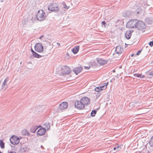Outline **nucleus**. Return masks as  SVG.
I'll return each mask as SVG.
<instances>
[{
	"label": "nucleus",
	"instance_id": "f257e3e1",
	"mask_svg": "<svg viewBox=\"0 0 153 153\" xmlns=\"http://www.w3.org/2000/svg\"><path fill=\"white\" fill-rule=\"evenodd\" d=\"M46 16L45 13L43 10H39L36 14V18L37 20L40 21H43L46 19Z\"/></svg>",
	"mask_w": 153,
	"mask_h": 153
},
{
	"label": "nucleus",
	"instance_id": "f03ea898",
	"mask_svg": "<svg viewBox=\"0 0 153 153\" xmlns=\"http://www.w3.org/2000/svg\"><path fill=\"white\" fill-rule=\"evenodd\" d=\"M48 9L51 11H56L59 10L58 5L56 3H53L50 4L48 7Z\"/></svg>",
	"mask_w": 153,
	"mask_h": 153
},
{
	"label": "nucleus",
	"instance_id": "7ed1b4c3",
	"mask_svg": "<svg viewBox=\"0 0 153 153\" xmlns=\"http://www.w3.org/2000/svg\"><path fill=\"white\" fill-rule=\"evenodd\" d=\"M60 71L61 73L63 74H69L71 72L70 68L66 66H62L61 68Z\"/></svg>",
	"mask_w": 153,
	"mask_h": 153
},
{
	"label": "nucleus",
	"instance_id": "20e7f679",
	"mask_svg": "<svg viewBox=\"0 0 153 153\" xmlns=\"http://www.w3.org/2000/svg\"><path fill=\"white\" fill-rule=\"evenodd\" d=\"M137 19L130 20L126 24V27L128 28L136 27Z\"/></svg>",
	"mask_w": 153,
	"mask_h": 153
},
{
	"label": "nucleus",
	"instance_id": "39448f33",
	"mask_svg": "<svg viewBox=\"0 0 153 153\" xmlns=\"http://www.w3.org/2000/svg\"><path fill=\"white\" fill-rule=\"evenodd\" d=\"M137 22L136 28L140 30H143L146 28V25L143 21H139L137 20Z\"/></svg>",
	"mask_w": 153,
	"mask_h": 153
},
{
	"label": "nucleus",
	"instance_id": "423d86ee",
	"mask_svg": "<svg viewBox=\"0 0 153 153\" xmlns=\"http://www.w3.org/2000/svg\"><path fill=\"white\" fill-rule=\"evenodd\" d=\"M10 143L13 145H17L20 142L19 139L17 136L13 135L10 139Z\"/></svg>",
	"mask_w": 153,
	"mask_h": 153
},
{
	"label": "nucleus",
	"instance_id": "0eeeda50",
	"mask_svg": "<svg viewBox=\"0 0 153 153\" xmlns=\"http://www.w3.org/2000/svg\"><path fill=\"white\" fill-rule=\"evenodd\" d=\"M35 50L38 52H42L44 51V48L40 43H37L34 47Z\"/></svg>",
	"mask_w": 153,
	"mask_h": 153
},
{
	"label": "nucleus",
	"instance_id": "6e6552de",
	"mask_svg": "<svg viewBox=\"0 0 153 153\" xmlns=\"http://www.w3.org/2000/svg\"><path fill=\"white\" fill-rule=\"evenodd\" d=\"M75 106L77 109L79 110L83 109L85 108V106L83 105L80 100V101L78 100L76 101L75 103Z\"/></svg>",
	"mask_w": 153,
	"mask_h": 153
},
{
	"label": "nucleus",
	"instance_id": "1a4fd4ad",
	"mask_svg": "<svg viewBox=\"0 0 153 153\" xmlns=\"http://www.w3.org/2000/svg\"><path fill=\"white\" fill-rule=\"evenodd\" d=\"M80 100L84 106L90 103V100L87 97H83Z\"/></svg>",
	"mask_w": 153,
	"mask_h": 153
},
{
	"label": "nucleus",
	"instance_id": "9d476101",
	"mask_svg": "<svg viewBox=\"0 0 153 153\" xmlns=\"http://www.w3.org/2000/svg\"><path fill=\"white\" fill-rule=\"evenodd\" d=\"M68 107V103L66 102H61L59 105V108L61 110L67 108Z\"/></svg>",
	"mask_w": 153,
	"mask_h": 153
},
{
	"label": "nucleus",
	"instance_id": "9b49d317",
	"mask_svg": "<svg viewBox=\"0 0 153 153\" xmlns=\"http://www.w3.org/2000/svg\"><path fill=\"white\" fill-rule=\"evenodd\" d=\"M46 131V130L44 128L39 129L37 131V134L39 136H42L45 134Z\"/></svg>",
	"mask_w": 153,
	"mask_h": 153
},
{
	"label": "nucleus",
	"instance_id": "f8f14e48",
	"mask_svg": "<svg viewBox=\"0 0 153 153\" xmlns=\"http://www.w3.org/2000/svg\"><path fill=\"white\" fill-rule=\"evenodd\" d=\"M115 51L117 53L121 54L123 52V48H121L120 46L119 45L117 46Z\"/></svg>",
	"mask_w": 153,
	"mask_h": 153
},
{
	"label": "nucleus",
	"instance_id": "ddd939ff",
	"mask_svg": "<svg viewBox=\"0 0 153 153\" xmlns=\"http://www.w3.org/2000/svg\"><path fill=\"white\" fill-rule=\"evenodd\" d=\"M82 67H79L74 68L73 70V71L77 75L82 71Z\"/></svg>",
	"mask_w": 153,
	"mask_h": 153
},
{
	"label": "nucleus",
	"instance_id": "4468645a",
	"mask_svg": "<svg viewBox=\"0 0 153 153\" xmlns=\"http://www.w3.org/2000/svg\"><path fill=\"white\" fill-rule=\"evenodd\" d=\"M133 32V30H131L127 31L125 33V36L126 38L128 39L130 38L131 34Z\"/></svg>",
	"mask_w": 153,
	"mask_h": 153
},
{
	"label": "nucleus",
	"instance_id": "2eb2a0df",
	"mask_svg": "<svg viewBox=\"0 0 153 153\" xmlns=\"http://www.w3.org/2000/svg\"><path fill=\"white\" fill-rule=\"evenodd\" d=\"M98 63L101 65H104L107 63V62L106 60H103L99 58L97 59Z\"/></svg>",
	"mask_w": 153,
	"mask_h": 153
},
{
	"label": "nucleus",
	"instance_id": "dca6fc26",
	"mask_svg": "<svg viewBox=\"0 0 153 153\" xmlns=\"http://www.w3.org/2000/svg\"><path fill=\"white\" fill-rule=\"evenodd\" d=\"M79 46H75L72 50L73 53L74 54L77 53L79 51Z\"/></svg>",
	"mask_w": 153,
	"mask_h": 153
},
{
	"label": "nucleus",
	"instance_id": "f3484780",
	"mask_svg": "<svg viewBox=\"0 0 153 153\" xmlns=\"http://www.w3.org/2000/svg\"><path fill=\"white\" fill-rule=\"evenodd\" d=\"M9 79L8 77H7L4 80L3 82V83L2 85V88H6V87L7 85L6 84V83L7 82V81H8Z\"/></svg>",
	"mask_w": 153,
	"mask_h": 153
},
{
	"label": "nucleus",
	"instance_id": "a211bd4d",
	"mask_svg": "<svg viewBox=\"0 0 153 153\" xmlns=\"http://www.w3.org/2000/svg\"><path fill=\"white\" fill-rule=\"evenodd\" d=\"M145 20L148 24H152L153 22V18L151 17L146 18Z\"/></svg>",
	"mask_w": 153,
	"mask_h": 153
},
{
	"label": "nucleus",
	"instance_id": "6ab92c4d",
	"mask_svg": "<svg viewBox=\"0 0 153 153\" xmlns=\"http://www.w3.org/2000/svg\"><path fill=\"white\" fill-rule=\"evenodd\" d=\"M22 134L25 135L29 136L30 135L29 132L26 130H24L22 131Z\"/></svg>",
	"mask_w": 153,
	"mask_h": 153
},
{
	"label": "nucleus",
	"instance_id": "aec40b11",
	"mask_svg": "<svg viewBox=\"0 0 153 153\" xmlns=\"http://www.w3.org/2000/svg\"><path fill=\"white\" fill-rule=\"evenodd\" d=\"M33 55L35 58H40L43 56H42L39 55L36 52H35L33 54Z\"/></svg>",
	"mask_w": 153,
	"mask_h": 153
},
{
	"label": "nucleus",
	"instance_id": "412c9836",
	"mask_svg": "<svg viewBox=\"0 0 153 153\" xmlns=\"http://www.w3.org/2000/svg\"><path fill=\"white\" fill-rule=\"evenodd\" d=\"M108 84V82L105 83L103 84V85H101L100 87L101 88V90H104L105 89L107 88V85Z\"/></svg>",
	"mask_w": 153,
	"mask_h": 153
},
{
	"label": "nucleus",
	"instance_id": "4be33fe9",
	"mask_svg": "<svg viewBox=\"0 0 153 153\" xmlns=\"http://www.w3.org/2000/svg\"><path fill=\"white\" fill-rule=\"evenodd\" d=\"M142 13V10L140 8H137L134 12V13L136 15L141 14Z\"/></svg>",
	"mask_w": 153,
	"mask_h": 153
},
{
	"label": "nucleus",
	"instance_id": "5701e85b",
	"mask_svg": "<svg viewBox=\"0 0 153 153\" xmlns=\"http://www.w3.org/2000/svg\"><path fill=\"white\" fill-rule=\"evenodd\" d=\"M38 128L36 126H34L31 128L30 129V131L32 133H34L37 129Z\"/></svg>",
	"mask_w": 153,
	"mask_h": 153
},
{
	"label": "nucleus",
	"instance_id": "b1692460",
	"mask_svg": "<svg viewBox=\"0 0 153 153\" xmlns=\"http://www.w3.org/2000/svg\"><path fill=\"white\" fill-rule=\"evenodd\" d=\"M44 125L45 126V128H44L46 130H48V129L50 128V124L48 123H45L44 124Z\"/></svg>",
	"mask_w": 153,
	"mask_h": 153
},
{
	"label": "nucleus",
	"instance_id": "393cba45",
	"mask_svg": "<svg viewBox=\"0 0 153 153\" xmlns=\"http://www.w3.org/2000/svg\"><path fill=\"white\" fill-rule=\"evenodd\" d=\"M0 146L1 149H4V143L1 140H0Z\"/></svg>",
	"mask_w": 153,
	"mask_h": 153
},
{
	"label": "nucleus",
	"instance_id": "a878e982",
	"mask_svg": "<svg viewBox=\"0 0 153 153\" xmlns=\"http://www.w3.org/2000/svg\"><path fill=\"white\" fill-rule=\"evenodd\" d=\"M96 113L97 111L96 110H93L91 113V115L92 117H94L95 116Z\"/></svg>",
	"mask_w": 153,
	"mask_h": 153
},
{
	"label": "nucleus",
	"instance_id": "bb28decb",
	"mask_svg": "<svg viewBox=\"0 0 153 153\" xmlns=\"http://www.w3.org/2000/svg\"><path fill=\"white\" fill-rule=\"evenodd\" d=\"M149 144L151 146H153V136L151 138Z\"/></svg>",
	"mask_w": 153,
	"mask_h": 153
},
{
	"label": "nucleus",
	"instance_id": "cd10ccee",
	"mask_svg": "<svg viewBox=\"0 0 153 153\" xmlns=\"http://www.w3.org/2000/svg\"><path fill=\"white\" fill-rule=\"evenodd\" d=\"M95 91L97 92H99L100 90H101L100 87H97L95 89Z\"/></svg>",
	"mask_w": 153,
	"mask_h": 153
},
{
	"label": "nucleus",
	"instance_id": "c85d7f7f",
	"mask_svg": "<svg viewBox=\"0 0 153 153\" xmlns=\"http://www.w3.org/2000/svg\"><path fill=\"white\" fill-rule=\"evenodd\" d=\"M134 76L135 77H140L141 76V74H134Z\"/></svg>",
	"mask_w": 153,
	"mask_h": 153
},
{
	"label": "nucleus",
	"instance_id": "c756f323",
	"mask_svg": "<svg viewBox=\"0 0 153 153\" xmlns=\"http://www.w3.org/2000/svg\"><path fill=\"white\" fill-rule=\"evenodd\" d=\"M63 7L64 8L67 9H68L69 7H68L65 3L63 4Z\"/></svg>",
	"mask_w": 153,
	"mask_h": 153
},
{
	"label": "nucleus",
	"instance_id": "7c9ffc66",
	"mask_svg": "<svg viewBox=\"0 0 153 153\" xmlns=\"http://www.w3.org/2000/svg\"><path fill=\"white\" fill-rule=\"evenodd\" d=\"M115 147L116 148V151H118L121 149V148L120 146H116Z\"/></svg>",
	"mask_w": 153,
	"mask_h": 153
},
{
	"label": "nucleus",
	"instance_id": "2f4dec72",
	"mask_svg": "<svg viewBox=\"0 0 153 153\" xmlns=\"http://www.w3.org/2000/svg\"><path fill=\"white\" fill-rule=\"evenodd\" d=\"M149 44L151 47H152L153 45V41L150 42L149 43Z\"/></svg>",
	"mask_w": 153,
	"mask_h": 153
},
{
	"label": "nucleus",
	"instance_id": "473e14b6",
	"mask_svg": "<svg viewBox=\"0 0 153 153\" xmlns=\"http://www.w3.org/2000/svg\"><path fill=\"white\" fill-rule=\"evenodd\" d=\"M102 25H104V27H105V25H106V23L104 21H103L102 22Z\"/></svg>",
	"mask_w": 153,
	"mask_h": 153
},
{
	"label": "nucleus",
	"instance_id": "72a5a7b5",
	"mask_svg": "<svg viewBox=\"0 0 153 153\" xmlns=\"http://www.w3.org/2000/svg\"><path fill=\"white\" fill-rule=\"evenodd\" d=\"M141 51H138L137 53H136V55H139L141 53Z\"/></svg>",
	"mask_w": 153,
	"mask_h": 153
},
{
	"label": "nucleus",
	"instance_id": "f704fd0d",
	"mask_svg": "<svg viewBox=\"0 0 153 153\" xmlns=\"http://www.w3.org/2000/svg\"><path fill=\"white\" fill-rule=\"evenodd\" d=\"M27 22V20H25L24 22L23 21V24L24 25V24H25L26 23V22Z\"/></svg>",
	"mask_w": 153,
	"mask_h": 153
},
{
	"label": "nucleus",
	"instance_id": "c9c22d12",
	"mask_svg": "<svg viewBox=\"0 0 153 153\" xmlns=\"http://www.w3.org/2000/svg\"><path fill=\"white\" fill-rule=\"evenodd\" d=\"M31 51L32 53L33 54L35 52L33 50L32 48H31Z\"/></svg>",
	"mask_w": 153,
	"mask_h": 153
},
{
	"label": "nucleus",
	"instance_id": "e433bc0d",
	"mask_svg": "<svg viewBox=\"0 0 153 153\" xmlns=\"http://www.w3.org/2000/svg\"><path fill=\"white\" fill-rule=\"evenodd\" d=\"M150 75H153V71H151L149 74Z\"/></svg>",
	"mask_w": 153,
	"mask_h": 153
},
{
	"label": "nucleus",
	"instance_id": "4c0bfd02",
	"mask_svg": "<svg viewBox=\"0 0 153 153\" xmlns=\"http://www.w3.org/2000/svg\"><path fill=\"white\" fill-rule=\"evenodd\" d=\"M144 77H145V76L144 75H141V76H140V78L142 79L143 78H144Z\"/></svg>",
	"mask_w": 153,
	"mask_h": 153
},
{
	"label": "nucleus",
	"instance_id": "58836bf2",
	"mask_svg": "<svg viewBox=\"0 0 153 153\" xmlns=\"http://www.w3.org/2000/svg\"><path fill=\"white\" fill-rule=\"evenodd\" d=\"M90 66H89V67H86V66H85V68H87L88 69H89V68H90Z\"/></svg>",
	"mask_w": 153,
	"mask_h": 153
},
{
	"label": "nucleus",
	"instance_id": "ea45409f",
	"mask_svg": "<svg viewBox=\"0 0 153 153\" xmlns=\"http://www.w3.org/2000/svg\"><path fill=\"white\" fill-rule=\"evenodd\" d=\"M43 37H44V36L43 35H42V36H41L40 37L39 39H41Z\"/></svg>",
	"mask_w": 153,
	"mask_h": 153
},
{
	"label": "nucleus",
	"instance_id": "a19ab883",
	"mask_svg": "<svg viewBox=\"0 0 153 153\" xmlns=\"http://www.w3.org/2000/svg\"><path fill=\"white\" fill-rule=\"evenodd\" d=\"M57 44L58 45V46H60V44L59 43H57Z\"/></svg>",
	"mask_w": 153,
	"mask_h": 153
},
{
	"label": "nucleus",
	"instance_id": "79ce46f5",
	"mask_svg": "<svg viewBox=\"0 0 153 153\" xmlns=\"http://www.w3.org/2000/svg\"><path fill=\"white\" fill-rule=\"evenodd\" d=\"M134 54H132L131 55V57H133V56H134Z\"/></svg>",
	"mask_w": 153,
	"mask_h": 153
},
{
	"label": "nucleus",
	"instance_id": "37998d69",
	"mask_svg": "<svg viewBox=\"0 0 153 153\" xmlns=\"http://www.w3.org/2000/svg\"><path fill=\"white\" fill-rule=\"evenodd\" d=\"M114 150H116V147H114Z\"/></svg>",
	"mask_w": 153,
	"mask_h": 153
},
{
	"label": "nucleus",
	"instance_id": "c03bdc74",
	"mask_svg": "<svg viewBox=\"0 0 153 153\" xmlns=\"http://www.w3.org/2000/svg\"><path fill=\"white\" fill-rule=\"evenodd\" d=\"M113 72H114V73L115 72V70H113Z\"/></svg>",
	"mask_w": 153,
	"mask_h": 153
},
{
	"label": "nucleus",
	"instance_id": "a18cd8bd",
	"mask_svg": "<svg viewBox=\"0 0 153 153\" xmlns=\"http://www.w3.org/2000/svg\"><path fill=\"white\" fill-rule=\"evenodd\" d=\"M67 55L68 56L69 55V54L68 53H67Z\"/></svg>",
	"mask_w": 153,
	"mask_h": 153
},
{
	"label": "nucleus",
	"instance_id": "49530a36",
	"mask_svg": "<svg viewBox=\"0 0 153 153\" xmlns=\"http://www.w3.org/2000/svg\"><path fill=\"white\" fill-rule=\"evenodd\" d=\"M0 152H1L0 151Z\"/></svg>",
	"mask_w": 153,
	"mask_h": 153
},
{
	"label": "nucleus",
	"instance_id": "de8ad7c7",
	"mask_svg": "<svg viewBox=\"0 0 153 153\" xmlns=\"http://www.w3.org/2000/svg\"><path fill=\"white\" fill-rule=\"evenodd\" d=\"M0 153H2V152H0Z\"/></svg>",
	"mask_w": 153,
	"mask_h": 153
}]
</instances>
